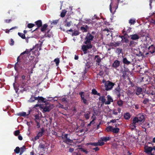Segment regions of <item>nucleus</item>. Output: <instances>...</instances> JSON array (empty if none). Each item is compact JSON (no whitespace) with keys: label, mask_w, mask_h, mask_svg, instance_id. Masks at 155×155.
I'll use <instances>...</instances> for the list:
<instances>
[{"label":"nucleus","mask_w":155,"mask_h":155,"mask_svg":"<svg viewBox=\"0 0 155 155\" xmlns=\"http://www.w3.org/2000/svg\"><path fill=\"white\" fill-rule=\"evenodd\" d=\"M20 57H22V58H23V55H22L21 56L20 55L17 58V62L15 64L14 66L15 69L16 71H18L19 70L24 69V67H23V64H22V63L20 60Z\"/></svg>","instance_id":"f03ea898"},{"label":"nucleus","mask_w":155,"mask_h":155,"mask_svg":"<svg viewBox=\"0 0 155 155\" xmlns=\"http://www.w3.org/2000/svg\"><path fill=\"white\" fill-rule=\"evenodd\" d=\"M122 49L120 48H117L116 49L115 52L118 54H120L122 52Z\"/></svg>","instance_id":"c03bdc74"},{"label":"nucleus","mask_w":155,"mask_h":155,"mask_svg":"<svg viewBox=\"0 0 155 155\" xmlns=\"http://www.w3.org/2000/svg\"><path fill=\"white\" fill-rule=\"evenodd\" d=\"M80 149L81 151L83 152L86 154H87L88 153V152L84 148H81Z\"/></svg>","instance_id":"0e129e2a"},{"label":"nucleus","mask_w":155,"mask_h":155,"mask_svg":"<svg viewBox=\"0 0 155 155\" xmlns=\"http://www.w3.org/2000/svg\"><path fill=\"white\" fill-rule=\"evenodd\" d=\"M36 100H38L39 102H43L44 103H45L46 102V101H45V98L42 97L38 96L37 97H36Z\"/></svg>","instance_id":"393cba45"},{"label":"nucleus","mask_w":155,"mask_h":155,"mask_svg":"<svg viewBox=\"0 0 155 155\" xmlns=\"http://www.w3.org/2000/svg\"><path fill=\"white\" fill-rule=\"evenodd\" d=\"M42 43L43 42L41 41L39 45L38 44L36 45L32 49H31L29 51L27 49H26L25 51L21 54L20 56H21L22 55H24L25 54L28 55L30 52L33 50H34V54L35 55H38L39 54V51L41 49V47Z\"/></svg>","instance_id":"f257e3e1"},{"label":"nucleus","mask_w":155,"mask_h":155,"mask_svg":"<svg viewBox=\"0 0 155 155\" xmlns=\"http://www.w3.org/2000/svg\"><path fill=\"white\" fill-rule=\"evenodd\" d=\"M142 89L141 88L139 87H137V89L136 90V94L137 95H139L142 92Z\"/></svg>","instance_id":"bb28decb"},{"label":"nucleus","mask_w":155,"mask_h":155,"mask_svg":"<svg viewBox=\"0 0 155 155\" xmlns=\"http://www.w3.org/2000/svg\"><path fill=\"white\" fill-rule=\"evenodd\" d=\"M14 152L16 153H20V148L18 147H17L14 150Z\"/></svg>","instance_id":"09e8293b"},{"label":"nucleus","mask_w":155,"mask_h":155,"mask_svg":"<svg viewBox=\"0 0 155 155\" xmlns=\"http://www.w3.org/2000/svg\"><path fill=\"white\" fill-rule=\"evenodd\" d=\"M88 28V27L87 25H86L85 27L83 26L81 27L80 30L82 31L83 32H87Z\"/></svg>","instance_id":"5701e85b"},{"label":"nucleus","mask_w":155,"mask_h":155,"mask_svg":"<svg viewBox=\"0 0 155 155\" xmlns=\"http://www.w3.org/2000/svg\"><path fill=\"white\" fill-rule=\"evenodd\" d=\"M58 19L53 20L51 22V25H56L58 23Z\"/></svg>","instance_id":"37998d69"},{"label":"nucleus","mask_w":155,"mask_h":155,"mask_svg":"<svg viewBox=\"0 0 155 155\" xmlns=\"http://www.w3.org/2000/svg\"><path fill=\"white\" fill-rule=\"evenodd\" d=\"M50 30H49L47 31L45 34V37H48L49 38H50L51 37V34H50L48 33Z\"/></svg>","instance_id":"4d7b16f0"},{"label":"nucleus","mask_w":155,"mask_h":155,"mask_svg":"<svg viewBox=\"0 0 155 155\" xmlns=\"http://www.w3.org/2000/svg\"><path fill=\"white\" fill-rule=\"evenodd\" d=\"M97 58L96 61L98 63V65H99V64L101 61V59L98 55H95L94 57V59L95 60Z\"/></svg>","instance_id":"4be33fe9"},{"label":"nucleus","mask_w":155,"mask_h":155,"mask_svg":"<svg viewBox=\"0 0 155 155\" xmlns=\"http://www.w3.org/2000/svg\"><path fill=\"white\" fill-rule=\"evenodd\" d=\"M123 104L124 101L120 99L117 101V104L119 106H122Z\"/></svg>","instance_id":"a19ab883"},{"label":"nucleus","mask_w":155,"mask_h":155,"mask_svg":"<svg viewBox=\"0 0 155 155\" xmlns=\"http://www.w3.org/2000/svg\"><path fill=\"white\" fill-rule=\"evenodd\" d=\"M137 123H138L139 124V121L138 119L136 117H134L133 120V122L132 123L136 125Z\"/></svg>","instance_id":"72a5a7b5"},{"label":"nucleus","mask_w":155,"mask_h":155,"mask_svg":"<svg viewBox=\"0 0 155 155\" xmlns=\"http://www.w3.org/2000/svg\"><path fill=\"white\" fill-rule=\"evenodd\" d=\"M112 126H109L106 127V130L107 132H112Z\"/></svg>","instance_id":"c9c22d12"},{"label":"nucleus","mask_w":155,"mask_h":155,"mask_svg":"<svg viewBox=\"0 0 155 155\" xmlns=\"http://www.w3.org/2000/svg\"><path fill=\"white\" fill-rule=\"evenodd\" d=\"M133 59L131 58H127V57H124L122 60V62L123 64L127 65H129L131 64L133 62Z\"/></svg>","instance_id":"1a4fd4ad"},{"label":"nucleus","mask_w":155,"mask_h":155,"mask_svg":"<svg viewBox=\"0 0 155 155\" xmlns=\"http://www.w3.org/2000/svg\"><path fill=\"white\" fill-rule=\"evenodd\" d=\"M26 150V147L24 145L22 146V147H21L20 148V153L19 155H21Z\"/></svg>","instance_id":"c85d7f7f"},{"label":"nucleus","mask_w":155,"mask_h":155,"mask_svg":"<svg viewBox=\"0 0 155 155\" xmlns=\"http://www.w3.org/2000/svg\"><path fill=\"white\" fill-rule=\"evenodd\" d=\"M48 26V25L47 24H44L43 25H42V26L41 27V31L42 32H44L47 29Z\"/></svg>","instance_id":"a878e982"},{"label":"nucleus","mask_w":155,"mask_h":155,"mask_svg":"<svg viewBox=\"0 0 155 155\" xmlns=\"http://www.w3.org/2000/svg\"><path fill=\"white\" fill-rule=\"evenodd\" d=\"M45 130L44 128L42 127L41 129V131L39 132L37 134V135L40 138L42 137L44 134Z\"/></svg>","instance_id":"412c9836"},{"label":"nucleus","mask_w":155,"mask_h":155,"mask_svg":"<svg viewBox=\"0 0 155 155\" xmlns=\"http://www.w3.org/2000/svg\"><path fill=\"white\" fill-rule=\"evenodd\" d=\"M139 34L141 35V37H143L144 36H145L146 37H145L146 39V40H147V39L146 38H147L146 36L147 35V34H146V33L145 32H143V31L141 30V31H140V32Z\"/></svg>","instance_id":"58836bf2"},{"label":"nucleus","mask_w":155,"mask_h":155,"mask_svg":"<svg viewBox=\"0 0 155 155\" xmlns=\"http://www.w3.org/2000/svg\"><path fill=\"white\" fill-rule=\"evenodd\" d=\"M94 38V36L91 34L90 33H88L85 38L86 39H87L88 40H90L91 41H92L93 40Z\"/></svg>","instance_id":"6ab92c4d"},{"label":"nucleus","mask_w":155,"mask_h":155,"mask_svg":"<svg viewBox=\"0 0 155 155\" xmlns=\"http://www.w3.org/2000/svg\"><path fill=\"white\" fill-rule=\"evenodd\" d=\"M89 144L92 146H98V142L97 143H89Z\"/></svg>","instance_id":"13d9d810"},{"label":"nucleus","mask_w":155,"mask_h":155,"mask_svg":"<svg viewBox=\"0 0 155 155\" xmlns=\"http://www.w3.org/2000/svg\"><path fill=\"white\" fill-rule=\"evenodd\" d=\"M79 95L81 96V101L85 105H88V103L86 98H85L84 93V92H81L79 93Z\"/></svg>","instance_id":"9d476101"},{"label":"nucleus","mask_w":155,"mask_h":155,"mask_svg":"<svg viewBox=\"0 0 155 155\" xmlns=\"http://www.w3.org/2000/svg\"><path fill=\"white\" fill-rule=\"evenodd\" d=\"M80 32L78 31H75L72 34V36H77L79 35Z\"/></svg>","instance_id":"3c124183"},{"label":"nucleus","mask_w":155,"mask_h":155,"mask_svg":"<svg viewBox=\"0 0 155 155\" xmlns=\"http://www.w3.org/2000/svg\"><path fill=\"white\" fill-rule=\"evenodd\" d=\"M120 61L118 60L115 61L112 65V67L115 69H116L120 65Z\"/></svg>","instance_id":"ddd939ff"},{"label":"nucleus","mask_w":155,"mask_h":155,"mask_svg":"<svg viewBox=\"0 0 155 155\" xmlns=\"http://www.w3.org/2000/svg\"><path fill=\"white\" fill-rule=\"evenodd\" d=\"M136 124H133L131 123L130 125V127L131 128V129L132 130L134 129L136 127Z\"/></svg>","instance_id":"603ef678"},{"label":"nucleus","mask_w":155,"mask_h":155,"mask_svg":"<svg viewBox=\"0 0 155 155\" xmlns=\"http://www.w3.org/2000/svg\"><path fill=\"white\" fill-rule=\"evenodd\" d=\"M91 93L93 94L97 95L98 96H100L101 94L100 93H98L97 91L95 89H93L92 90Z\"/></svg>","instance_id":"c756f323"},{"label":"nucleus","mask_w":155,"mask_h":155,"mask_svg":"<svg viewBox=\"0 0 155 155\" xmlns=\"http://www.w3.org/2000/svg\"><path fill=\"white\" fill-rule=\"evenodd\" d=\"M123 90L120 87V85L118 84V86L113 91V92L117 96V98L120 99L121 94L123 93Z\"/></svg>","instance_id":"20e7f679"},{"label":"nucleus","mask_w":155,"mask_h":155,"mask_svg":"<svg viewBox=\"0 0 155 155\" xmlns=\"http://www.w3.org/2000/svg\"><path fill=\"white\" fill-rule=\"evenodd\" d=\"M30 110H29L28 113L27 114H26V113L24 112H19L17 114V115L20 116L25 117L26 116H28L30 113Z\"/></svg>","instance_id":"aec40b11"},{"label":"nucleus","mask_w":155,"mask_h":155,"mask_svg":"<svg viewBox=\"0 0 155 155\" xmlns=\"http://www.w3.org/2000/svg\"><path fill=\"white\" fill-rule=\"evenodd\" d=\"M11 19H5L4 20L5 22L6 23H9L12 21Z\"/></svg>","instance_id":"774afa93"},{"label":"nucleus","mask_w":155,"mask_h":155,"mask_svg":"<svg viewBox=\"0 0 155 155\" xmlns=\"http://www.w3.org/2000/svg\"><path fill=\"white\" fill-rule=\"evenodd\" d=\"M155 48L153 45H151L148 48V52L146 54H152L155 52Z\"/></svg>","instance_id":"9b49d317"},{"label":"nucleus","mask_w":155,"mask_h":155,"mask_svg":"<svg viewBox=\"0 0 155 155\" xmlns=\"http://www.w3.org/2000/svg\"><path fill=\"white\" fill-rule=\"evenodd\" d=\"M120 130V129L119 128H114L113 127L112 130V132L113 133L117 134L118 133Z\"/></svg>","instance_id":"f704fd0d"},{"label":"nucleus","mask_w":155,"mask_h":155,"mask_svg":"<svg viewBox=\"0 0 155 155\" xmlns=\"http://www.w3.org/2000/svg\"><path fill=\"white\" fill-rule=\"evenodd\" d=\"M30 66L29 62L27 63L26 64H23V67H24V70H25L27 69V68Z\"/></svg>","instance_id":"49530a36"},{"label":"nucleus","mask_w":155,"mask_h":155,"mask_svg":"<svg viewBox=\"0 0 155 155\" xmlns=\"http://www.w3.org/2000/svg\"><path fill=\"white\" fill-rule=\"evenodd\" d=\"M90 114V112H88V113L85 114H84V117L87 120L89 118Z\"/></svg>","instance_id":"864d4df0"},{"label":"nucleus","mask_w":155,"mask_h":155,"mask_svg":"<svg viewBox=\"0 0 155 155\" xmlns=\"http://www.w3.org/2000/svg\"><path fill=\"white\" fill-rule=\"evenodd\" d=\"M145 93L147 94L153 95V94H152L153 93V89H150L149 90H145Z\"/></svg>","instance_id":"473e14b6"},{"label":"nucleus","mask_w":155,"mask_h":155,"mask_svg":"<svg viewBox=\"0 0 155 155\" xmlns=\"http://www.w3.org/2000/svg\"><path fill=\"white\" fill-rule=\"evenodd\" d=\"M20 132L19 130H16L14 132V134L15 136H18L20 134Z\"/></svg>","instance_id":"052dcab7"},{"label":"nucleus","mask_w":155,"mask_h":155,"mask_svg":"<svg viewBox=\"0 0 155 155\" xmlns=\"http://www.w3.org/2000/svg\"><path fill=\"white\" fill-rule=\"evenodd\" d=\"M54 107L53 104L48 103H45V105L41 107V108L43 109V112H49Z\"/></svg>","instance_id":"39448f33"},{"label":"nucleus","mask_w":155,"mask_h":155,"mask_svg":"<svg viewBox=\"0 0 155 155\" xmlns=\"http://www.w3.org/2000/svg\"><path fill=\"white\" fill-rule=\"evenodd\" d=\"M137 43L134 41H131L129 43V46L130 47H134L136 44Z\"/></svg>","instance_id":"cd10ccee"},{"label":"nucleus","mask_w":155,"mask_h":155,"mask_svg":"<svg viewBox=\"0 0 155 155\" xmlns=\"http://www.w3.org/2000/svg\"><path fill=\"white\" fill-rule=\"evenodd\" d=\"M36 25L37 26L38 28H37L32 31V32L35 31L36 30L38 29V28H40L42 26V22L41 20H38L35 22Z\"/></svg>","instance_id":"2eb2a0df"},{"label":"nucleus","mask_w":155,"mask_h":155,"mask_svg":"<svg viewBox=\"0 0 155 155\" xmlns=\"http://www.w3.org/2000/svg\"><path fill=\"white\" fill-rule=\"evenodd\" d=\"M86 68H89L91 67L90 64L89 63L87 62L85 64Z\"/></svg>","instance_id":"338daca9"},{"label":"nucleus","mask_w":155,"mask_h":155,"mask_svg":"<svg viewBox=\"0 0 155 155\" xmlns=\"http://www.w3.org/2000/svg\"><path fill=\"white\" fill-rule=\"evenodd\" d=\"M68 134H65L64 135L62 134L61 136L63 142L67 144V147H69L70 146H71L72 144L70 143L73 142L72 140H71L69 137H68Z\"/></svg>","instance_id":"7ed1b4c3"},{"label":"nucleus","mask_w":155,"mask_h":155,"mask_svg":"<svg viewBox=\"0 0 155 155\" xmlns=\"http://www.w3.org/2000/svg\"><path fill=\"white\" fill-rule=\"evenodd\" d=\"M98 146H102L104 145V143L101 140V139L99 140L98 141Z\"/></svg>","instance_id":"de8ad7c7"},{"label":"nucleus","mask_w":155,"mask_h":155,"mask_svg":"<svg viewBox=\"0 0 155 155\" xmlns=\"http://www.w3.org/2000/svg\"><path fill=\"white\" fill-rule=\"evenodd\" d=\"M110 138L109 137H102L101 139L103 141L106 142L107 141L109 140L110 139Z\"/></svg>","instance_id":"e433bc0d"},{"label":"nucleus","mask_w":155,"mask_h":155,"mask_svg":"<svg viewBox=\"0 0 155 155\" xmlns=\"http://www.w3.org/2000/svg\"><path fill=\"white\" fill-rule=\"evenodd\" d=\"M98 99L99 101H101V103H102V104H105L106 100L104 96H100V97Z\"/></svg>","instance_id":"a211bd4d"},{"label":"nucleus","mask_w":155,"mask_h":155,"mask_svg":"<svg viewBox=\"0 0 155 155\" xmlns=\"http://www.w3.org/2000/svg\"><path fill=\"white\" fill-rule=\"evenodd\" d=\"M17 28V27L16 26H15V27H13L12 28H10L9 30H8V29H6V30H5V33H9V32H10V30H11L12 29H16V28Z\"/></svg>","instance_id":"8fccbe9b"},{"label":"nucleus","mask_w":155,"mask_h":155,"mask_svg":"<svg viewBox=\"0 0 155 155\" xmlns=\"http://www.w3.org/2000/svg\"><path fill=\"white\" fill-rule=\"evenodd\" d=\"M35 24L32 23H29L27 25V27L29 28H31L35 26Z\"/></svg>","instance_id":"5fc2aeb1"},{"label":"nucleus","mask_w":155,"mask_h":155,"mask_svg":"<svg viewBox=\"0 0 155 155\" xmlns=\"http://www.w3.org/2000/svg\"><path fill=\"white\" fill-rule=\"evenodd\" d=\"M120 44V41H117V42H110L108 46L110 47L114 46L116 47L119 46Z\"/></svg>","instance_id":"4468645a"},{"label":"nucleus","mask_w":155,"mask_h":155,"mask_svg":"<svg viewBox=\"0 0 155 155\" xmlns=\"http://www.w3.org/2000/svg\"><path fill=\"white\" fill-rule=\"evenodd\" d=\"M18 35L22 38L23 39H25V35L24 34L18 32Z\"/></svg>","instance_id":"a18cd8bd"},{"label":"nucleus","mask_w":155,"mask_h":155,"mask_svg":"<svg viewBox=\"0 0 155 155\" xmlns=\"http://www.w3.org/2000/svg\"><path fill=\"white\" fill-rule=\"evenodd\" d=\"M115 83L107 81L105 84V90L107 91L111 90L115 85Z\"/></svg>","instance_id":"423d86ee"},{"label":"nucleus","mask_w":155,"mask_h":155,"mask_svg":"<svg viewBox=\"0 0 155 155\" xmlns=\"http://www.w3.org/2000/svg\"><path fill=\"white\" fill-rule=\"evenodd\" d=\"M136 22L135 19H130L129 21V23L131 25H134Z\"/></svg>","instance_id":"4c0bfd02"},{"label":"nucleus","mask_w":155,"mask_h":155,"mask_svg":"<svg viewBox=\"0 0 155 155\" xmlns=\"http://www.w3.org/2000/svg\"><path fill=\"white\" fill-rule=\"evenodd\" d=\"M118 120V119H112L110 120V122H108L107 123L108 124H109L110 123H115L116 122L117 120Z\"/></svg>","instance_id":"69168bd1"},{"label":"nucleus","mask_w":155,"mask_h":155,"mask_svg":"<svg viewBox=\"0 0 155 155\" xmlns=\"http://www.w3.org/2000/svg\"><path fill=\"white\" fill-rule=\"evenodd\" d=\"M129 37H130L131 39L133 40H138L140 38V37L136 34L130 35Z\"/></svg>","instance_id":"f3484780"},{"label":"nucleus","mask_w":155,"mask_h":155,"mask_svg":"<svg viewBox=\"0 0 155 155\" xmlns=\"http://www.w3.org/2000/svg\"><path fill=\"white\" fill-rule=\"evenodd\" d=\"M124 38V41H123V42L127 43L129 42V40L126 36Z\"/></svg>","instance_id":"680f3d73"},{"label":"nucleus","mask_w":155,"mask_h":155,"mask_svg":"<svg viewBox=\"0 0 155 155\" xmlns=\"http://www.w3.org/2000/svg\"><path fill=\"white\" fill-rule=\"evenodd\" d=\"M145 115H144L143 114L141 113L138 114L137 117H136L139 121L140 125L142 124L144 121L145 120Z\"/></svg>","instance_id":"6e6552de"},{"label":"nucleus","mask_w":155,"mask_h":155,"mask_svg":"<svg viewBox=\"0 0 155 155\" xmlns=\"http://www.w3.org/2000/svg\"><path fill=\"white\" fill-rule=\"evenodd\" d=\"M54 61L55 63L56 66H58L60 63V59L59 58H57L55 59Z\"/></svg>","instance_id":"79ce46f5"},{"label":"nucleus","mask_w":155,"mask_h":155,"mask_svg":"<svg viewBox=\"0 0 155 155\" xmlns=\"http://www.w3.org/2000/svg\"><path fill=\"white\" fill-rule=\"evenodd\" d=\"M66 12L67 11L65 9L63 10L61 13V16L62 18L64 17L66 15Z\"/></svg>","instance_id":"ea45409f"},{"label":"nucleus","mask_w":155,"mask_h":155,"mask_svg":"<svg viewBox=\"0 0 155 155\" xmlns=\"http://www.w3.org/2000/svg\"><path fill=\"white\" fill-rule=\"evenodd\" d=\"M86 40L84 41V43L85 44L87 45L91 43V41L90 40H88L87 39H86Z\"/></svg>","instance_id":"e2e57ef3"},{"label":"nucleus","mask_w":155,"mask_h":155,"mask_svg":"<svg viewBox=\"0 0 155 155\" xmlns=\"http://www.w3.org/2000/svg\"><path fill=\"white\" fill-rule=\"evenodd\" d=\"M92 47V45L91 44H87V45H83L81 47V49L83 51L84 54H87V53H89V51H87L88 49H91Z\"/></svg>","instance_id":"0eeeda50"},{"label":"nucleus","mask_w":155,"mask_h":155,"mask_svg":"<svg viewBox=\"0 0 155 155\" xmlns=\"http://www.w3.org/2000/svg\"><path fill=\"white\" fill-rule=\"evenodd\" d=\"M149 101V100L148 98H146L143 100V103L144 104H147Z\"/></svg>","instance_id":"bf43d9fd"},{"label":"nucleus","mask_w":155,"mask_h":155,"mask_svg":"<svg viewBox=\"0 0 155 155\" xmlns=\"http://www.w3.org/2000/svg\"><path fill=\"white\" fill-rule=\"evenodd\" d=\"M64 22L65 23L64 25L65 26L67 27H70L71 26L72 24V21H68L67 19L65 20Z\"/></svg>","instance_id":"b1692460"},{"label":"nucleus","mask_w":155,"mask_h":155,"mask_svg":"<svg viewBox=\"0 0 155 155\" xmlns=\"http://www.w3.org/2000/svg\"><path fill=\"white\" fill-rule=\"evenodd\" d=\"M92 21L91 19H86L85 20V23L87 24H92Z\"/></svg>","instance_id":"6e6d98bb"},{"label":"nucleus","mask_w":155,"mask_h":155,"mask_svg":"<svg viewBox=\"0 0 155 155\" xmlns=\"http://www.w3.org/2000/svg\"><path fill=\"white\" fill-rule=\"evenodd\" d=\"M36 99V97H34L33 95H32L28 101L29 102H34L35 100H37Z\"/></svg>","instance_id":"2f4dec72"},{"label":"nucleus","mask_w":155,"mask_h":155,"mask_svg":"<svg viewBox=\"0 0 155 155\" xmlns=\"http://www.w3.org/2000/svg\"><path fill=\"white\" fill-rule=\"evenodd\" d=\"M130 115L129 113H126L124 114V118L126 120H128L130 117Z\"/></svg>","instance_id":"7c9ffc66"},{"label":"nucleus","mask_w":155,"mask_h":155,"mask_svg":"<svg viewBox=\"0 0 155 155\" xmlns=\"http://www.w3.org/2000/svg\"><path fill=\"white\" fill-rule=\"evenodd\" d=\"M113 102V100L111 96L109 95H108L107 96V101H106L105 104H110L111 102Z\"/></svg>","instance_id":"dca6fc26"},{"label":"nucleus","mask_w":155,"mask_h":155,"mask_svg":"<svg viewBox=\"0 0 155 155\" xmlns=\"http://www.w3.org/2000/svg\"><path fill=\"white\" fill-rule=\"evenodd\" d=\"M144 152L147 154H149L151 153L152 152V148L151 147H149L148 146H146L144 148Z\"/></svg>","instance_id":"f8f14e48"}]
</instances>
